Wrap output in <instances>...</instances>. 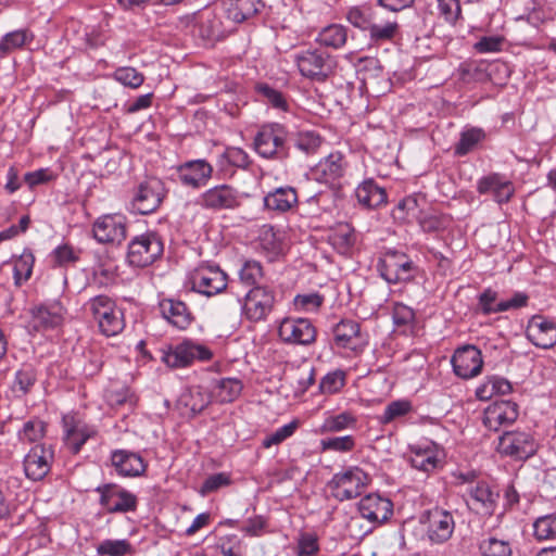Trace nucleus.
Returning a JSON list of instances; mask_svg holds the SVG:
<instances>
[{
    "instance_id": "obj_6",
    "label": "nucleus",
    "mask_w": 556,
    "mask_h": 556,
    "mask_svg": "<svg viewBox=\"0 0 556 556\" xmlns=\"http://www.w3.org/2000/svg\"><path fill=\"white\" fill-rule=\"evenodd\" d=\"M163 253V242L154 232L135 237L128 245L127 258L137 267L151 265Z\"/></svg>"
},
{
    "instance_id": "obj_55",
    "label": "nucleus",
    "mask_w": 556,
    "mask_h": 556,
    "mask_svg": "<svg viewBox=\"0 0 556 556\" xmlns=\"http://www.w3.org/2000/svg\"><path fill=\"white\" fill-rule=\"evenodd\" d=\"M498 307H500L498 293L494 289L485 288L478 295V309L483 315L502 313V309H498Z\"/></svg>"
},
{
    "instance_id": "obj_48",
    "label": "nucleus",
    "mask_w": 556,
    "mask_h": 556,
    "mask_svg": "<svg viewBox=\"0 0 556 556\" xmlns=\"http://www.w3.org/2000/svg\"><path fill=\"white\" fill-rule=\"evenodd\" d=\"M45 422L38 418H34L24 422L22 429L17 432V437L22 443H36L45 437Z\"/></svg>"
},
{
    "instance_id": "obj_17",
    "label": "nucleus",
    "mask_w": 556,
    "mask_h": 556,
    "mask_svg": "<svg viewBox=\"0 0 556 556\" xmlns=\"http://www.w3.org/2000/svg\"><path fill=\"white\" fill-rule=\"evenodd\" d=\"M208 351L202 346L194 344L190 341H185L180 344L163 351L162 361L169 367L179 368L189 366L194 359H207Z\"/></svg>"
},
{
    "instance_id": "obj_14",
    "label": "nucleus",
    "mask_w": 556,
    "mask_h": 556,
    "mask_svg": "<svg viewBox=\"0 0 556 556\" xmlns=\"http://www.w3.org/2000/svg\"><path fill=\"white\" fill-rule=\"evenodd\" d=\"M53 450L45 444H36L24 457V471L28 479L39 481L51 470Z\"/></svg>"
},
{
    "instance_id": "obj_64",
    "label": "nucleus",
    "mask_w": 556,
    "mask_h": 556,
    "mask_svg": "<svg viewBox=\"0 0 556 556\" xmlns=\"http://www.w3.org/2000/svg\"><path fill=\"white\" fill-rule=\"evenodd\" d=\"M506 179L497 173L484 176L479 179L477 190L481 194L494 193Z\"/></svg>"
},
{
    "instance_id": "obj_26",
    "label": "nucleus",
    "mask_w": 556,
    "mask_h": 556,
    "mask_svg": "<svg viewBox=\"0 0 556 556\" xmlns=\"http://www.w3.org/2000/svg\"><path fill=\"white\" fill-rule=\"evenodd\" d=\"M264 207L278 214L293 210L299 203L295 188L283 186L269 191L263 199Z\"/></svg>"
},
{
    "instance_id": "obj_63",
    "label": "nucleus",
    "mask_w": 556,
    "mask_h": 556,
    "mask_svg": "<svg viewBox=\"0 0 556 556\" xmlns=\"http://www.w3.org/2000/svg\"><path fill=\"white\" fill-rule=\"evenodd\" d=\"M319 551L317 538L311 533H303L299 538L296 553L298 556H313Z\"/></svg>"
},
{
    "instance_id": "obj_20",
    "label": "nucleus",
    "mask_w": 556,
    "mask_h": 556,
    "mask_svg": "<svg viewBox=\"0 0 556 556\" xmlns=\"http://www.w3.org/2000/svg\"><path fill=\"white\" fill-rule=\"evenodd\" d=\"M519 415L518 405L511 401H496L484 410L483 424L493 431L513 424Z\"/></svg>"
},
{
    "instance_id": "obj_8",
    "label": "nucleus",
    "mask_w": 556,
    "mask_h": 556,
    "mask_svg": "<svg viewBox=\"0 0 556 556\" xmlns=\"http://www.w3.org/2000/svg\"><path fill=\"white\" fill-rule=\"evenodd\" d=\"M420 522L426 525L427 535L435 544H442L450 540L455 529L452 513L440 507L426 510L420 516Z\"/></svg>"
},
{
    "instance_id": "obj_33",
    "label": "nucleus",
    "mask_w": 556,
    "mask_h": 556,
    "mask_svg": "<svg viewBox=\"0 0 556 556\" xmlns=\"http://www.w3.org/2000/svg\"><path fill=\"white\" fill-rule=\"evenodd\" d=\"M242 383L238 379L225 378L211 383V402L229 403L241 392Z\"/></svg>"
},
{
    "instance_id": "obj_21",
    "label": "nucleus",
    "mask_w": 556,
    "mask_h": 556,
    "mask_svg": "<svg viewBox=\"0 0 556 556\" xmlns=\"http://www.w3.org/2000/svg\"><path fill=\"white\" fill-rule=\"evenodd\" d=\"M215 11H220L228 20L242 23L260 12L261 0H217Z\"/></svg>"
},
{
    "instance_id": "obj_60",
    "label": "nucleus",
    "mask_w": 556,
    "mask_h": 556,
    "mask_svg": "<svg viewBox=\"0 0 556 556\" xmlns=\"http://www.w3.org/2000/svg\"><path fill=\"white\" fill-rule=\"evenodd\" d=\"M504 40L502 36H483L473 45V48L479 53H494L502 50Z\"/></svg>"
},
{
    "instance_id": "obj_12",
    "label": "nucleus",
    "mask_w": 556,
    "mask_h": 556,
    "mask_svg": "<svg viewBox=\"0 0 556 556\" xmlns=\"http://www.w3.org/2000/svg\"><path fill=\"white\" fill-rule=\"evenodd\" d=\"M278 336L289 344L309 345L316 341L317 331L307 318L287 317L278 327Z\"/></svg>"
},
{
    "instance_id": "obj_42",
    "label": "nucleus",
    "mask_w": 556,
    "mask_h": 556,
    "mask_svg": "<svg viewBox=\"0 0 556 556\" xmlns=\"http://www.w3.org/2000/svg\"><path fill=\"white\" fill-rule=\"evenodd\" d=\"M34 263L35 257L30 251H24L13 261V278L16 287H21L30 278Z\"/></svg>"
},
{
    "instance_id": "obj_56",
    "label": "nucleus",
    "mask_w": 556,
    "mask_h": 556,
    "mask_svg": "<svg viewBox=\"0 0 556 556\" xmlns=\"http://www.w3.org/2000/svg\"><path fill=\"white\" fill-rule=\"evenodd\" d=\"M439 16L447 24L455 25L462 17L459 0H437Z\"/></svg>"
},
{
    "instance_id": "obj_45",
    "label": "nucleus",
    "mask_w": 556,
    "mask_h": 556,
    "mask_svg": "<svg viewBox=\"0 0 556 556\" xmlns=\"http://www.w3.org/2000/svg\"><path fill=\"white\" fill-rule=\"evenodd\" d=\"M399 27L396 21H387L384 23L370 22L367 31L371 41L384 42L392 40L397 35Z\"/></svg>"
},
{
    "instance_id": "obj_25",
    "label": "nucleus",
    "mask_w": 556,
    "mask_h": 556,
    "mask_svg": "<svg viewBox=\"0 0 556 556\" xmlns=\"http://www.w3.org/2000/svg\"><path fill=\"white\" fill-rule=\"evenodd\" d=\"M111 462L116 472L123 477H139L147 469V464L139 454L126 450L112 452Z\"/></svg>"
},
{
    "instance_id": "obj_51",
    "label": "nucleus",
    "mask_w": 556,
    "mask_h": 556,
    "mask_svg": "<svg viewBox=\"0 0 556 556\" xmlns=\"http://www.w3.org/2000/svg\"><path fill=\"white\" fill-rule=\"evenodd\" d=\"M264 276L263 267L260 262L254 260H248L243 263L239 277L242 283L247 286H260L262 278Z\"/></svg>"
},
{
    "instance_id": "obj_34",
    "label": "nucleus",
    "mask_w": 556,
    "mask_h": 556,
    "mask_svg": "<svg viewBox=\"0 0 556 556\" xmlns=\"http://www.w3.org/2000/svg\"><path fill=\"white\" fill-rule=\"evenodd\" d=\"M345 164L341 153H331L320 161L316 167V173L325 182H332L344 175Z\"/></svg>"
},
{
    "instance_id": "obj_59",
    "label": "nucleus",
    "mask_w": 556,
    "mask_h": 556,
    "mask_svg": "<svg viewBox=\"0 0 556 556\" xmlns=\"http://www.w3.org/2000/svg\"><path fill=\"white\" fill-rule=\"evenodd\" d=\"M412 410V404L406 400H397L389 403L381 417L382 422L388 424L397 417L405 416Z\"/></svg>"
},
{
    "instance_id": "obj_35",
    "label": "nucleus",
    "mask_w": 556,
    "mask_h": 556,
    "mask_svg": "<svg viewBox=\"0 0 556 556\" xmlns=\"http://www.w3.org/2000/svg\"><path fill=\"white\" fill-rule=\"evenodd\" d=\"M238 205V192L229 185L211 188V208H233Z\"/></svg>"
},
{
    "instance_id": "obj_9",
    "label": "nucleus",
    "mask_w": 556,
    "mask_h": 556,
    "mask_svg": "<svg viewBox=\"0 0 556 556\" xmlns=\"http://www.w3.org/2000/svg\"><path fill=\"white\" fill-rule=\"evenodd\" d=\"M96 492L100 494V505L110 514L129 513L137 509V496L117 484L99 485Z\"/></svg>"
},
{
    "instance_id": "obj_62",
    "label": "nucleus",
    "mask_w": 556,
    "mask_h": 556,
    "mask_svg": "<svg viewBox=\"0 0 556 556\" xmlns=\"http://www.w3.org/2000/svg\"><path fill=\"white\" fill-rule=\"evenodd\" d=\"M52 258L55 265L66 266L78 261V254L68 244H63L54 249Z\"/></svg>"
},
{
    "instance_id": "obj_40",
    "label": "nucleus",
    "mask_w": 556,
    "mask_h": 556,
    "mask_svg": "<svg viewBox=\"0 0 556 556\" xmlns=\"http://www.w3.org/2000/svg\"><path fill=\"white\" fill-rule=\"evenodd\" d=\"M290 149L293 147L296 150L311 154L314 153L321 144V138L315 131H290Z\"/></svg>"
},
{
    "instance_id": "obj_23",
    "label": "nucleus",
    "mask_w": 556,
    "mask_h": 556,
    "mask_svg": "<svg viewBox=\"0 0 556 556\" xmlns=\"http://www.w3.org/2000/svg\"><path fill=\"white\" fill-rule=\"evenodd\" d=\"M250 164L249 155L239 148H226L215 162L216 176L222 179L232 177L237 168H245Z\"/></svg>"
},
{
    "instance_id": "obj_10",
    "label": "nucleus",
    "mask_w": 556,
    "mask_h": 556,
    "mask_svg": "<svg viewBox=\"0 0 556 556\" xmlns=\"http://www.w3.org/2000/svg\"><path fill=\"white\" fill-rule=\"evenodd\" d=\"M295 61L303 76L317 81L326 80L333 70L330 55L318 50H306L298 54Z\"/></svg>"
},
{
    "instance_id": "obj_24",
    "label": "nucleus",
    "mask_w": 556,
    "mask_h": 556,
    "mask_svg": "<svg viewBox=\"0 0 556 556\" xmlns=\"http://www.w3.org/2000/svg\"><path fill=\"white\" fill-rule=\"evenodd\" d=\"M179 181L189 188L199 189L208 181V164L204 160H192L177 167Z\"/></svg>"
},
{
    "instance_id": "obj_39",
    "label": "nucleus",
    "mask_w": 556,
    "mask_h": 556,
    "mask_svg": "<svg viewBox=\"0 0 556 556\" xmlns=\"http://www.w3.org/2000/svg\"><path fill=\"white\" fill-rule=\"evenodd\" d=\"M356 417L350 412H342L338 415H330L325 418L320 426V433L341 432L346 429L355 428Z\"/></svg>"
},
{
    "instance_id": "obj_43",
    "label": "nucleus",
    "mask_w": 556,
    "mask_h": 556,
    "mask_svg": "<svg viewBox=\"0 0 556 556\" xmlns=\"http://www.w3.org/2000/svg\"><path fill=\"white\" fill-rule=\"evenodd\" d=\"M485 138L482 128L471 127L462 131L459 141L455 144L454 152L458 156H464L472 151L476 146Z\"/></svg>"
},
{
    "instance_id": "obj_53",
    "label": "nucleus",
    "mask_w": 556,
    "mask_h": 556,
    "mask_svg": "<svg viewBox=\"0 0 556 556\" xmlns=\"http://www.w3.org/2000/svg\"><path fill=\"white\" fill-rule=\"evenodd\" d=\"M113 77L123 86L131 89L139 88L144 81L143 74L130 66L118 67L114 72Z\"/></svg>"
},
{
    "instance_id": "obj_27",
    "label": "nucleus",
    "mask_w": 556,
    "mask_h": 556,
    "mask_svg": "<svg viewBox=\"0 0 556 556\" xmlns=\"http://www.w3.org/2000/svg\"><path fill=\"white\" fill-rule=\"evenodd\" d=\"M355 197L358 204L366 210L379 208L388 202L386 189L372 178L365 179L356 187Z\"/></svg>"
},
{
    "instance_id": "obj_50",
    "label": "nucleus",
    "mask_w": 556,
    "mask_h": 556,
    "mask_svg": "<svg viewBox=\"0 0 556 556\" xmlns=\"http://www.w3.org/2000/svg\"><path fill=\"white\" fill-rule=\"evenodd\" d=\"M479 551L482 556H511V546L508 541L496 538H488L479 544Z\"/></svg>"
},
{
    "instance_id": "obj_37",
    "label": "nucleus",
    "mask_w": 556,
    "mask_h": 556,
    "mask_svg": "<svg viewBox=\"0 0 556 556\" xmlns=\"http://www.w3.org/2000/svg\"><path fill=\"white\" fill-rule=\"evenodd\" d=\"M348 39L346 28L342 25L332 24L325 27L317 37V42L327 48L339 49L343 47Z\"/></svg>"
},
{
    "instance_id": "obj_2",
    "label": "nucleus",
    "mask_w": 556,
    "mask_h": 556,
    "mask_svg": "<svg viewBox=\"0 0 556 556\" xmlns=\"http://www.w3.org/2000/svg\"><path fill=\"white\" fill-rule=\"evenodd\" d=\"M369 481V476L362 468L350 466L334 473L327 482L326 489L330 496L339 502L351 501L361 496Z\"/></svg>"
},
{
    "instance_id": "obj_22",
    "label": "nucleus",
    "mask_w": 556,
    "mask_h": 556,
    "mask_svg": "<svg viewBox=\"0 0 556 556\" xmlns=\"http://www.w3.org/2000/svg\"><path fill=\"white\" fill-rule=\"evenodd\" d=\"M527 337L538 348L551 349L556 344V323L543 316H533L527 327Z\"/></svg>"
},
{
    "instance_id": "obj_30",
    "label": "nucleus",
    "mask_w": 556,
    "mask_h": 556,
    "mask_svg": "<svg viewBox=\"0 0 556 556\" xmlns=\"http://www.w3.org/2000/svg\"><path fill=\"white\" fill-rule=\"evenodd\" d=\"M159 308L162 316L178 329H186L191 323V314L181 301L163 299L159 303Z\"/></svg>"
},
{
    "instance_id": "obj_46",
    "label": "nucleus",
    "mask_w": 556,
    "mask_h": 556,
    "mask_svg": "<svg viewBox=\"0 0 556 556\" xmlns=\"http://www.w3.org/2000/svg\"><path fill=\"white\" fill-rule=\"evenodd\" d=\"M533 534L539 541L556 540V514L536 518L533 522Z\"/></svg>"
},
{
    "instance_id": "obj_11",
    "label": "nucleus",
    "mask_w": 556,
    "mask_h": 556,
    "mask_svg": "<svg viewBox=\"0 0 556 556\" xmlns=\"http://www.w3.org/2000/svg\"><path fill=\"white\" fill-rule=\"evenodd\" d=\"M164 194V185L159 178H147L135 192L132 207L142 215L153 213L161 205Z\"/></svg>"
},
{
    "instance_id": "obj_58",
    "label": "nucleus",
    "mask_w": 556,
    "mask_h": 556,
    "mask_svg": "<svg viewBox=\"0 0 556 556\" xmlns=\"http://www.w3.org/2000/svg\"><path fill=\"white\" fill-rule=\"evenodd\" d=\"M298 427H299V421L292 420L291 422L278 428L275 432L267 435L263 440V442H262L263 447L269 448L273 445H278V444L282 443L285 440L290 438L295 432Z\"/></svg>"
},
{
    "instance_id": "obj_29",
    "label": "nucleus",
    "mask_w": 556,
    "mask_h": 556,
    "mask_svg": "<svg viewBox=\"0 0 556 556\" xmlns=\"http://www.w3.org/2000/svg\"><path fill=\"white\" fill-rule=\"evenodd\" d=\"M498 494L493 492L485 482H478L469 489L468 505L477 513L492 515L494 513Z\"/></svg>"
},
{
    "instance_id": "obj_13",
    "label": "nucleus",
    "mask_w": 556,
    "mask_h": 556,
    "mask_svg": "<svg viewBox=\"0 0 556 556\" xmlns=\"http://www.w3.org/2000/svg\"><path fill=\"white\" fill-rule=\"evenodd\" d=\"M333 342L340 349L353 354H361L367 345L366 337L361 332V325L353 319H342L333 328Z\"/></svg>"
},
{
    "instance_id": "obj_61",
    "label": "nucleus",
    "mask_w": 556,
    "mask_h": 556,
    "mask_svg": "<svg viewBox=\"0 0 556 556\" xmlns=\"http://www.w3.org/2000/svg\"><path fill=\"white\" fill-rule=\"evenodd\" d=\"M392 319L395 326H408L415 320V312L403 303H395L392 311Z\"/></svg>"
},
{
    "instance_id": "obj_38",
    "label": "nucleus",
    "mask_w": 556,
    "mask_h": 556,
    "mask_svg": "<svg viewBox=\"0 0 556 556\" xmlns=\"http://www.w3.org/2000/svg\"><path fill=\"white\" fill-rule=\"evenodd\" d=\"M255 91L261 97V100L271 108L285 112L289 110L287 98L280 90L266 83H258L255 85Z\"/></svg>"
},
{
    "instance_id": "obj_28",
    "label": "nucleus",
    "mask_w": 556,
    "mask_h": 556,
    "mask_svg": "<svg viewBox=\"0 0 556 556\" xmlns=\"http://www.w3.org/2000/svg\"><path fill=\"white\" fill-rule=\"evenodd\" d=\"M437 445L432 442L426 444L409 445L408 460L412 467L424 471L432 472L440 464Z\"/></svg>"
},
{
    "instance_id": "obj_31",
    "label": "nucleus",
    "mask_w": 556,
    "mask_h": 556,
    "mask_svg": "<svg viewBox=\"0 0 556 556\" xmlns=\"http://www.w3.org/2000/svg\"><path fill=\"white\" fill-rule=\"evenodd\" d=\"M356 240L355 229L348 223L338 224L328 236L329 243L342 255H346L352 251Z\"/></svg>"
},
{
    "instance_id": "obj_54",
    "label": "nucleus",
    "mask_w": 556,
    "mask_h": 556,
    "mask_svg": "<svg viewBox=\"0 0 556 556\" xmlns=\"http://www.w3.org/2000/svg\"><path fill=\"white\" fill-rule=\"evenodd\" d=\"M33 36L25 29L11 31L3 36L0 41V50L8 53L12 50L22 48L27 41H30Z\"/></svg>"
},
{
    "instance_id": "obj_41",
    "label": "nucleus",
    "mask_w": 556,
    "mask_h": 556,
    "mask_svg": "<svg viewBox=\"0 0 556 556\" xmlns=\"http://www.w3.org/2000/svg\"><path fill=\"white\" fill-rule=\"evenodd\" d=\"M37 380V375L31 366H23L15 372L12 383V392L16 397H23L30 392Z\"/></svg>"
},
{
    "instance_id": "obj_15",
    "label": "nucleus",
    "mask_w": 556,
    "mask_h": 556,
    "mask_svg": "<svg viewBox=\"0 0 556 556\" xmlns=\"http://www.w3.org/2000/svg\"><path fill=\"white\" fill-rule=\"evenodd\" d=\"M451 363L455 375L463 379L478 376L483 366L481 351L473 345L457 349Z\"/></svg>"
},
{
    "instance_id": "obj_49",
    "label": "nucleus",
    "mask_w": 556,
    "mask_h": 556,
    "mask_svg": "<svg viewBox=\"0 0 556 556\" xmlns=\"http://www.w3.org/2000/svg\"><path fill=\"white\" fill-rule=\"evenodd\" d=\"M65 442L73 453H78L90 437L85 426L65 421Z\"/></svg>"
},
{
    "instance_id": "obj_32",
    "label": "nucleus",
    "mask_w": 556,
    "mask_h": 556,
    "mask_svg": "<svg viewBox=\"0 0 556 556\" xmlns=\"http://www.w3.org/2000/svg\"><path fill=\"white\" fill-rule=\"evenodd\" d=\"M258 249L265 253L269 261H274L282 253V242L274 227L270 225H263L258 232L257 238Z\"/></svg>"
},
{
    "instance_id": "obj_44",
    "label": "nucleus",
    "mask_w": 556,
    "mask_h": 556,
    "mask_svg": "<svg viewBox=\"0 0 556 556\" xmlns=\"http://www.w3.org/2000/svg\"><path fill=\"white\" fill-rule=\"evenodd\" d=\"M185 286L191 291L208 295V265L202 263L192 269L188 274Z\"/></svg>"
},
{
    "instance_id": "obj_36",
    "label": "nucleus",
    "mask_w": 556,
    "mask_h": 556,
    "mask_svg": "<svg viewBox=\"0 0 556 556\" xmlns=\"http://www.w3.org/2000/svg\"><path fill=\"white\" fill-rule=\"evenodd\" d=\"M513 390L511 383L498 376L489 377L476 391L478 399L489 400L495 394H508Z\"/></svg>"
},
{
    "instance_id": "obj_52",
    "label": "nucleus",
    "mask_w": 556,
    "mask_h": 556,
    "mask_svg": "<svg viewBox=\"0 0 556 556\" xmlns=\"http://www.w3.org/2000/svg\"><path fill=\"white\" fill-rule=\"evenodd\" d=\"M356 440L353 435L332 437L320 441L321 451L348 453L355 448Z\"/></svg>"
},
{
    "instance_id": "obj_4",
    "label": "nucleus",
    "mask_w": 556,
    "mask_h": 556,
    "mask_svg": "<svg viewBox=\"0 0 556 556\" xmlns=\"http://www.w3.org/2000/svg\"><path fill=\"white\" fill-rule=\"evenodd\" d=\"M377 269L388 283L396 285L414 280L418 267L405 253L388 250L379 258Z\"/></svg>"
},
{
    "instance_id": "obj_3",
    "label": "nucleus",
    "mask_w": 556,
    "mask_h": 556,
    "mask_svg": "<svg viewBox=\"0 0 556 556\" xmlns=\"http://www.w3.org/2000/svg\"><path fill=\"white\" fill-rule=\"evenodd\" d=\"M86 306L92 314L102 334L114 337L124 330V313L110 296L104 294L93 296L87 302Z\"/></svg>"
},
{
    "instance_id": "obj_1",
    "label": "nucleus",
    "mask_w": 556,
    "mask_h": 556,
    "mask_svg": "<svg viewBox=\"0 0 556 556\" xmlns=\"http://www.w3.org/2000/svg\"><path fill=\"white\" fill-rule=\"evenodd\" d=\"M290 130L280 123H268L260 127L254 136L256 153L268 160L283 161L290 156Z\"/></svg>"
},
{
    "instance_id": "obj_7",
    "label": "nucleus",
    "mask_w": 556,
    "mask_h": 556,
    "mask_svg": "<svg viewBox=\"0 0 556 556\" xmlns=\"http://www.w3.org/2000/svg\"><path fill=\"white\" fill-rule=\"evenodd\" d=\"M538 448V441L528 431H507L498 439V452L518 460L532 457Z\"/></svg>"
},
{
    "instance_id": "obj_16",
    "label": "nucleus",
    "mask_w": 556,
    "mask_h": 556,
    "mask_svg": "<svg viewBox=\"0 0 556 556\" xmlns=\"http://www.w3.org/2000/svg\"><path fill=\"white\" fill-rule=\"evenodd\" d=\"M30 326L36 331L53 330L62 326L65 308L58 301L40 304L30 309Z\"/></svg>"
},
{
    "instance_id": "obj_57",
    "label": "nucleus",
    "mask_w": 556,
    "mask_h": 556,
    "mask_svg": "<svg viewBox=\"0 0 556 556\" xmlns=\"http://www.w3.org/2000/svg\"><path fill=\"white\" fill-rule=\"evenodd\" d=\"M345 383V372L343 370H334L328 372L319 382V391L324 394H333L339 392Z\"/></svg>"
},
{
    "instance_id": "obj_5",
    "label": "nucleus",
    "mask_w": 556,
    "mask_h": 556,
    "mask_svg": "<svg viewBox=\"0 0 556 556\" xmlns=\"http://www.w3.org/2000/svg\"><path fill=\"white\" fill-rule=\"evenodd\" d=\"M276 304L275 291L266 286H255L244 295L242 314L252 321L266 320Z\"/></svg>"
},
{
    "instance_id": "obj_18",
    "label": "nucleus",
    "mask_w": 556,
    "mask_h": 556,
    "mask_svg": "<svg viewBox=\"0 0 556 556\" xmlns=\"http://www.w3.org/2000/svg\"><path fill=\"white\" fill-rule=\"evenodd\" d=\"M358 511L369 522L380 525L393 515V503L378 493H370L359 501Z\"/></svg>"
},
{
    "instance_id": "obj_19",
    "label": "nucleus",
    "mask_w": 556,
    "mask_h": 556,
    "mask_svg": "<svg viewBox=\"0 0 556 556\" xmlns=\"http://www.w3.org/2000/svg\"><path fill=\"white\" fill-rule=\"evenodd\" d=\"M94 239L100 243H121L126 238V223L122 215L99 217L92 227Z\"/></svg>"
},
{
    "instance_id": "obj_47",
    "label": "nucleus",
    "mask_w": 556,
    "mask_h": 556,
    "mask_svg": "<svg viewBox=\"0 0 556 556\" xmlns=\"http://www.w3.org/2000/svg\"><path fill=\"white\" fill-rule=\"evenodd\" d=\"M135 552L134 546L127 540H104L97 546V553L101 556H126Z\"/></svg>"
}]
</instances>
